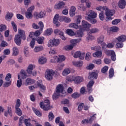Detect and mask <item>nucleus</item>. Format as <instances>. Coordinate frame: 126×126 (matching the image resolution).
Returning a JSON list of instances; mask_svg holds the SVG:
<instances>
[{
    "mask_svg": "<svg viewBox=\"0 0 126 126\" xmlns=\"http://www.w3.org/2000/svg\"><path fill=\"white\" fill-rule=\"evenodd\" d=\"M110 53L111 55V60L113 61V62H115V61H116V53H115V51H111Z\"/></svg>",
    "mask_w": 126,
    "mask_h": 126,
    "instance_id": "72a5a7b5",
    "label": "nucleus"
},
{
    "mask_svg": "<svg viewBox=\"0 0 126 126\" xmlns=\"http://www.w3.org/2000/svg\"><path fill=\"white\" fill-rule=\"evenodd\" d=\"M44 50V47L42 46H36L34 49H33V51L34 53H38V52H41V51H43Z\"/></svg>",
    "mask_w": 126,
    "mask_h": 126,
    "instance_id": "cd10ccee",
    "label": "nucleus"
},
{
    "mask_svg": "<svg viewBox=\"0 0 126 126\" xmlns=\"http://www.w3.org/2000/svg\"><path fill=\"white\" fill-rule=\"evenodd\" d=\"M64 88L63 87V85L62 84L58 85L56 88V92L53 95V98L54 100H56V99H58L59 97H60V93H63V90Z\"/></svg>",
    "mask_w": 126,
    "mask_h": 126,
    "instance_id": "f03ea898",
    "label": "nucleus"
},
{
    "mask_svg": "<svg viewBox=\"0 0 126 126\" xmlns=\"http://www.w3.org/2000/svg\"><path fill=\"white\" fill-rule=\"evenodd\" d=\"M11 25L13 27V28L15 32H16L17 31V26H16V24H15L14 22H12Z\"/></svg>",
    "mask_w": 126,
    "mask_h": 126,
    "instance_id": "680f3d73",
    "label": "nucleus"
},
{
    "mask_svg": "<svg viewBox=\"0 0 126 126\" xmlns=\"http://www.w3.org/2000/svg\"><path fill=\"white\" fill-rule=\"evenodd\" d=\"M44 40H45V37H39L37 39L36 41L39 45H42L44 44Z\"/></svg>",
    "mask_w": 126,
    "mask_h": 126,
    "instance_id": "c756f323",
    "label": "nucleus"
},
{
    "mask_svg": "<svg viewBox=\"0 0 126 126\" xmlns=\"http://www.w3.org/2000/svg\"><path fill=\"white\" fill-rule=\"evenodd\" d=\"M13 16V13H8L6 15V19L7 20H9V19H11V18H12Z\"/></svg>",
    "mask_w": 126,
    "mask_h": 126,
    "instance_id": "09e8293b",
    "label": "nucleus"
},
{
    "mask_svg": "<svg viewBox=\"0 0 126 126\" xmlns=\"http://www.w3.org/2000/svg\"><path fill=\"white\" fill-rule=\"evenodd\" d=\"M85 59L86 61H90L91 59V53L88 52L86 54Z\"/></svg>",
    "mask_w": 126,
    "mask_h": 126,
    "instance_id": "5fc2aeb1",
    "label": "nucleus"
},
{
    "mask_svg": "<svg viewBox=\"0 0 126 126\" xmlns=\"http://www.w3.org/2000/svg\"><path fill=\"white\" fill-rule=\"evenodd\" d=\"M34 8H35V6H32L28 9V11L26 12V17L28 19H31L33 17V15H32V13L33 12Z\"/></svg>",
    "mask_w": 126,
    "mask_h": 126,
    "instance_id": "0eeeda50",
    "label": "nucleus"
},
{
    "mask_svg": "<svg viewBox=\"0 0 126 126\" xmlns=\"http://www.w3.org/2000/svg\"><path fill=\"white\" fill-rule=\"evenodd\" d=\"M60 21H64V22H66V23H68L71 21V20L70 19V18L67 17L62 16L60 17Z\"/></svg>",
    "mask_w": 126,
    "mask_h": 126,
    "instance_id": "412c9836",
    "label": "nucleus"
},
{
    "mask_svg": "<svg viewBox=\"0 0 126 126\" xmlns=\"http://www.w3.org/2000/svg\"><path fill=\"white\" fill-rule=\"evenodd\" d=\"M59 18H60V15L59 14H56L53 18V23L55 24L56 26H60V25H61V23L58 21Z\"/></svg>",
    "mask_w": 126,
    "mask_h": 126,
    "instance_id": "2eb2a0df",
    "label": "nucleus"
},
{
    "mask_svg": "<svg viewBox=\"0 0 126 126\" xmlns=\"http://www.w3.org/2000/svg\"><path fill=\"white\" fill-rule=\"evenodd\" d=\"M118 5L120 8H121L122 9H124V8L126 7V0H120L118 3Z\"/></svg>",
    "mask_w": 126,
    "mask_h": 126,
    "instance_id": "6ab92c4d",
    "label": "nucleus"
},
{
    "mask_svg": "<svg viewBox=\"0 0 126 126\" xmlns=\"http://www.w3.org/2000/svg\"><path fill=\"white\" fill-rule=\"evenodd\" d=\"M99 18L100 19V20H104L105 19V16L104 15L103 12H101L99 14Z\"/></svg>",
    "mask_w": 126,
    "mask_h": 126,
    "instance_id": "0e129e2a",
    "label": "nucleus"
},
{
    "mask_svg": "<svg viewBox=\"0 0 126 126\" xmlns=\"http://www.w3.org/2000/svg\"><path fill=\"white\" fill-rule=\"evenodd\" d=\"M18 53H19L18 48H17L16 47H13V56H17L18 55Z\"/></svg>",
    "mask_w": 126,
    "mask_h": 126,
    "instance_id": "4c0bfd02",
    "label": "nucleus"
},
{
    "mask_svg": "<svg viewBox=\"0 0 126 126\" xmlns=\"http://www.w3.org/2000/svg\"><path fill=\"white\" fill-rule=\"evenodd\" d=\"M5 30H6V26L3 24L0 25V32H3Z\"/></svg>",
    "mask_w": 126,
    "mask_h": 126,
    "instance_id": "a18cd8bd",
    "label": "nucleus"
},
{
    "mask_svg": "<svg viewBox=\"0 0 126 126\" xmlns=\"http://www.w3.org/2000/svg\"><path fill=\"white\" fill-rule=\"evenodd\" d=\"M92 33H94V32H88V36L87 37V41H88V42H89V41H92V40H94V39H95V37H94V36L92 35Z\"/></svg>",
    "mask_w": 126,
    "mask_h": 126,
    "instance_id": "393cba45",
    "label": "nucleus"
},
{
    "mask_svg": "<svg viewBox=\"0 0 126 126\" xmlns=\"http://www.w3.org/2000/svg\"><path fill=\"white\" fill-rule=\"evenodd\" d=\"M38 62L40 64H44L47 63V59L45 57H41L39 59Z\"/></svg>",
    "mask_w": 126,
    "mask_h": 126,
    "instance_id": "473e14b6",
    "label": "nucleus"
},
{
    "mask_svg": "<svg viewBox=\"0 0 126 126\" xmlns=\"http://www.w3.org/2000/svg\"><path fill=\"white\" fill-rule=\"evenodd\" d=\"M120 29L117 27H113L110 28V31L111 32H118Z\"/></svg>",
    "mask_w": 126,
    "mask_h": 126,
    "instance_id": "de8ad7c7",
    "label": "nucleus"
},
{
    "mask_svg": "<svg viewBox=\"0 0 126 126\" xmlns=\"http://www.w3.org/2000/svg\"><path fill=\"white\" fill-rule=\"evenodd\" d=\"M81 41V38L73 39L70 41V43L71 45H72V46L74 47L77 45V44H79Z\"/></svg>",
    "mask_w": 126,
    "mask_h": 126,
    "instance_id": "ddd939ff",
    "label": "nucleus"
},
{
    "mask_svg": "<svg viewBox=\"0 0 126 126\" xmlns=\"http://www.w3.org/2000/svg\"><path fill=\"white\" fill-rule=\"evenodd\" d=\"M65 60V57L63 55H61L59 56V58L58 59V63H62Z\"/></svg>",
    "mask_w": 126,
    "mask_h": 126,
    "instance_id": "79ce46f5",
    "label": "nucleus"
},
{
    "mask_svg": "<svg viewBox=\"0 0 126 126\" xmlns=\"http://www.w3.org/2000/svg\"><path fill=\"white\" fill-rule=\"evenodd\" d=\"M18 79L19 80L17 81V86L19 88H20L22 85V80L20 79V75L19 74L18 75Z\"/></svg>",
    "mask_w": 126,
    "mask_h": 126,
    "instance_id": "bb28decb",
    "label": "nucleus"
},
{
    "mask_svg": "<svg viewBox=\"0 0 126 126\" xmlns=\"http://www.w3.org/2000/svg\"><path fill=\"white\" fill-rule=\"evenodd\" d=\"M48 118L49 121H53V120L55 119V116L53 114L52 112H49V114L48 115Z\"/></svg>",
    "mask_w": 126,
    "mask_h": 126,
    "instance_id": "49530a36",
    "label": "nucleus"
},
{
    "mask_svg": "<svg viewBox=\"0 0 126 126\" xmlns=\"http://www.w3.org/2000/svg\"><path fill=\"white\" fill-rule=\"evenodd\" d=\"M70 73V70L69 68H66L63 70V76H66L68 74Z\"/></svg>",
    "mask_w": 126,
    "mask_h": 126,
    "instance_id": "f704fd0d",
    "label": "nucleus"
},
{
    "mask_svg": "<svg viewBox=\"0 0 126 126\" xmlns=\"http://www.w3.org/2000/svg\"><path fill=\"white\" fill-rule=\"evenodd\" d=\"M106 7H102V6L97 7L96 8V10H99V11H101V12H103V10H106Z\"/></svg>",
    "mask_w": 126,
    "mask_h": 126,
    "instance_id": "4d7b16f0",
    "label": "nucleus"
},
{
    "mask_svg": "<svg viewBox=\"0 0 126 126\" xmlns=\"http://www.w3.org/2000/svg\"><path fill=\"white\" fill-rule=\"evenodd\" d=\"M85 15L87 16L85 17H89V18H92L93 19L97 18V13L92 10L87 11L85 13Z\"/></svg>",
    "mask_w": 126,
    "mask_h": 126,
    "instance_id": "423d86ee",
    "label": "nucleus"
},
{
    "mask_svg": "<svg viewBox=\"0 0 126 126\" xmlns=\"http://www.w3.org/2000/svg\"><path fill=\"white\" fill-rule=\"evenodd\" d=\"M32 82H33V80L32 79L28 78L26 80L25 85H28V84H30V83H31Z\"/></svg>",
    "mask_w": 126,
    "mask_h": 126,
    "instance_id": "774afa93",
    "label": "nucleus"
},
{
    "mask_svg": "<svg viewBox=\"0 0 126 126\" xmlns=\"http://www.w3.org/2000/svg\"><path fill=\"white\" fill-rule=\"evenodd\" d=\"M126 40V36L125 35H122L116 38V39H115V43H118V42H125Z\"/></svg>",
    "mask_w": 126,
    "mask_h": 126,
    "instance_id": "dca6fc26",
    "label": "nucleus"
},
{
    "mask_svg": "<svg viewBox=\"0 0 126 126\" xmlns=\"http://www.w3.org/2000/svg\"><path fill=\"white\" fill-rule=\"evenodd\" d=\"M96 114L94 115L93 116H92L89 120L88 119H84L82 121V125H87V124H91L95 119H96V117H95V115Z\"/></svg>",
    "mask_w": 126,
    "mask_h": 126,
    "instance_id": "9d476101",
    "label": "nucleus"
},
{
    "mask_svg": "<svg viewBox=\"0 0 126 126\" xmlns=\"http://www.w3.org/2000/svg\"><path fill=\"white\" fill-rule=\"evenodd\" d=\"M76 20L75 21L76 24H80V22H81V18H82V17L80 15H78V16H76Z\"/></svg>",
    "mask_w": 126,
    "mask_h": 126,
    "instance_id": "e433bc0d",
    "label": "nucleus"
},
{
    "mask_svg": "<svg viewBox=\"0 0 126 126\" xmlns=\"http://www.w3.org/2000/svg\"><path fill=\"white\" fill-rule=\"evenodd\" d=\"M74 81L76 84H79V83L83 81V78L82 77L76 76L75 77Z\"/></svg>",
    "mask_w": 126,
    "mask_h": 126,
    "instance_id": "b1692460",
    "label": "nucleus"
},
{
    "mask_svg": "<svg viewBox=\"0 0 126 126\" xmlns=\"http://www.w3.org/2000/svg\"><path fill=\"white\" fill-rule=\"evenodd\" d=\"M40 107L44 111H49L51 109V104H50V100L48 99L45 100L43 102H40L39 104Z\"/></svg>",
    "mask_w": 126,
    "mask_h": 126,
    "instance_id": "20e7f679",
    "label": "nucleus"
},
{
    "mask_svg": "<svg viewBox=\"0 0 126 126\" xmlns=\"http://www.w3.org/2000/svg\"><path fill=\"white\" fill-rule=\"evenodd\" d=\"M85 19H86V20H87V21L91 22V23H92V24H95V23H97V20L96 19L90 18L89 17H85Z\"/></svg>",
    "mask_w": 126,
    "mask_h": 126,
    "instance_id": "c85d7f7f",
    "label": "nucleus"
},
{
    "mask_svg": "<svg viewBox=\"0 0 126 126\" xmlns=\"http://www.w3.org/2000/svg\"><path fill=\"white\" fill-rule=\"evenodd\" d=\"M84 57H85V53H81L80 51H77L74 55V58L77 59L79 58L80 60H84Z\"/></svg>",
    "mask_w": 126,
    "mask_h": 126,
    "instance_id": "9b49d317",
    "label": "nucleus"
},
{
    "mask_svg": "<svg viewBox=\"0 0 126 126\" xmlns=\"http://www.w3.org/2000/svg\"><path fill=\"white\" fill-rule=\"evenodd\" d=\"M16 114L20 117L22 116V111L20 108H16Z\"/></svg>",
    "mask_w": 126,
    "mask_h": 126,
    "instance_id": "3c124183",
    "label": "nucleus"
},
{
    "mask_svg": "<svg viewBox=\"0 0 126 126\" xmlns=\"http://www.w3.org/2000/svg\"><path fill=\"white\" fill-rule=\"evenodd\" d=\"M98 76V73L97 72H93L91 73H90L89 76H88L89 79H92L94 78V79H97V77Z\"/></svg>",
    "mask_w": 126,
    "mask_h": 126,
    "instance_id": "4be33fe9",
    "label": "nucleus"
},
{
    "mask_svg": "<svg viewBox=\"0 0 126 126\" xmlns=\"http://www.w3.org/2000/svg\"><path fill=\"white\" fill-rule=\"evenodd\" d=\"M76 10V8H75V7H74V6H71L69 11L70 16H71L72 17L74 16L75 15Z\"/></svg>",
    "mask_w": 126,
    "mask_h": 126,
    "instance_id": "5701e85b",
    "label": "nucleus"
},
{
    "mask_svg": "<svg viewBox=\"0 0 126 126\" xmlns=\"http://www.w3.org/2000/svg\"><path fill=\"white\" fill-rule=\"evenodd\" d=\"M24 4L26 6L28 7V5L31 3L32 0H24Z\"/></svg>",
    "mask_w": 126,
    "mask_h": 126,
    "instance_id": "13d9d810",
    "label": "nucleus"
},
{
    "mask_svg": "<svg viewBox=\"0 0 126 126\" xmlns=\"http://www.w3.org/2000/svg\"><path fill=\"white\" fill-rule=\"evenodd\" d=\"M32 110L33 111L34 113L36 115V116H38V117H41L42 116V113L39 111L37 109L32 107Z\"/></svg>",
    "mask_w": 126,
    "mask_h": 126,
    "instance_id": "c9c22d12",
    "label": "nucleus"
},
{
    "mask_svg": "<svg viewBox=\"0 0 126 126\" xmlns=\"http://www.w3.org/2000/svg\"><path fill=\"white\" fill-rule=\"evenodd\" d=\"M23 39L24 41L26 40V35H25V32H20L18 34H16L14 38V42L16 43L17 46H20L21 45V40Z\"/></svg>",
    "mask_w": 126,
    "mask_h": 126,
    "instance_id": "f257e3e1",
    "label": "nucleus"
},
{
    "mask_svg": "<svg viewBox=\"0 0 126 126\" xmlns=\"http://www.w3.org/2000/svg\"><path fill=\"white\" fill-rule=\"evenodd\" d=\"M97 42L99 44H102L104 43V36H100L97 39Z\"/></svg>",
    "mask_w": 126,
    "mask_h": 126,
    "instance_id": "864d4df0",
    "label": "nucleus"
},
{
    "mask_svg": "<svg viewBox=\"0 0 126 126\" xmlns=\"http://www.w3.org/2000/svg\"><path fill=\"white\" fill-rule=\"evenodd\" d=\"M55 73H56V72L53 70H47L45 72V77L47 80L50 81L54 78Z\"/></svg>",
    "mask_w": 126,
    "mask_h": 126,
    "instance_id": "39448f33",
    "label": "nucleus"
},
{
    "mask_svg": "<svg viewBox=\"0 0 126 126\" xmlns=\"http://www.w3.org/2000/svg\"><path fill=\"white\" fill-rule=\"evenodd\" d=\"M37 85L38 87L40 89V90L41 92H44L46 90V87L45 86L43 85V84L42 83L41 81H38L37 82Z\"/></svg>",
    "mask_w": 126,
    "mask_h": 126,
    "instance_id": "a211bd4d",
    "label": "nucleus"
},
{
    "mask_svg": "<svg viewBox=\"0 0 126 126\" xmlns=\"http://www.w3.org/2000/svg\"><path fill=\"white\" fill-rule=\"evenodd\" d=\"M108 68L109 67H108V66H105L101 69V72L102 73H106V72L108 71Z\"/></svg>",
    "mask_w": 126,
    "mask_h": 126,
    "instance_id": "bf43d9fd",
    "label": "nucleus"
},
{
    "mask_svg": "<svg viewBox=\"0 0 126 126\" xmlns=\"http://www.w3.org/2000/svg\"><path fill=\"white\" fill-rule=\"evenodd\" d=\"M84 35L83 32H75V37H83Z\"/></svg>",
    "mask_w": 126,
    "mask_h": 126,
    "instance_id": "c03bdc74",
    "label": "nucleus"
},
{
    "mask_svg": "<svg viewBox=\"0 0 126 126\" xmlns=\"http://www.w3.org/2000/svg\"><path fill=\"white\" fill-rule=\"evenodd\" d=\"M72 97L74 99H76L80 97V94L78 93H75L72 94Z\"/></svg>",
    "mask_w": 126,
    "mask_h": 126,
    "instance_id": "603ef678",
    "label": "nucleus"
},
{
    "mask_svg": "<svg viewBox=\"0 0 126 126\" xmlns=\"http://www.w3.org/2000/svg\"><path fill=\"white\" fill-rule=\"evenodd\" d=\"M39 35H41L40 32H30V34H29V37L33 38L34 36H35V37H38Z\"/></svg>",
    "mask_w": 126,
    "mask_h": 126,
    "instance_id": "a878e982",
    "label": "nucleus"
},
{
    "mask_svg": "<svg viewBox=\"0 0 126 126\" xmlns=\"http://www.w3.org/2000/svg\"><path fill=\"white\" fill-rule=\"evenodd\" d=\"M33 16L37 19L38 18H44L46 16V12L45 11H40V12H35L33 14Z\"/></svg>",
    "mask_w": 126,
    "mask_h": 126,
    "instance_id": "f8f14e48",
    "label": "nucleus"
},
{
    "mask_svg": "<svg viewBox=\"0 0 126 126\" xmlns=\"http://www.w3.org/2000/svg\"><path fill=\"white\" fill-rule=\"evenodd\" d=\"M60 45V40L58 39H50L48 43V47L52 48L54 46H59Z\"/></svg>",
    "mask_w": 126,
    "mask_h": 126,
    "instance_id": "1a4fd4ad",
    "label": "nucleus"
},
{
    "mask_svg": "<svg viewBox=\"0 0 126 126\" xmlns=\"http://www.w3.org/2000/svg\"><path fill=\"white\" fill-rule=\"evenodd\" d=\"M93 57L94 58H100V57H102V51H96L93 54Z\"/></svg>",
    "mask_w": 126,
    "mask_h": 126,
    "instance_id": "7c9ffc66",
    "label": "nucleus"
},
{
    "mask_svg": "<svg viewBox=\"0 0 126 126\" xmlns=\"http://www.w3.org/2000/svg\"><path fill=\"white\" fill-rule=\"evenodd\" d=\"M93 63H96V64H101L102 63V60L101 59H97L94 60Z\"/></svg>",
    "mask_w": 126,
    "mask_h": 126,
    "instance_id": "6e6d98bb",
    "label": "nucleus"
},
{
    "mask_svg": "<svg viewBox=\"0 0 126 126\" xmlns=\"http://www.w3.org/2000/svg\"><path fill=\"white\" fill-rule=\"evenodd\" d=\"M73 63L75 66H82V64H83V63L81 61L75 62Z\"/></svg>",
    "mask_w": 126,
    "mask_h": 126,
    "instance_id": "37998d69",
    "label": "nucleus"
},
{
    "mask_svg": "<svg viewBox=\"0 0 126 126\" xmlns=\"http://www.w3.org/2000/svg\"><path fill=\"white\" fill-rule=\"evenodd\" d=\"M91 27V24L86 22L85 20L82 21V26H79V32H84V31H89V29Z\"/></svg>",
    "mask_w": 126,
    "mask_h": 126,
    "instance_id": "7ed1b4c3",
    "label": "nucleus"
},
{
    "mask_svg": "<svg viewBox=\"0 0 126 126\" xmlns=\"http://www.w3.org/2000/svg\"><path fill=\"white\" fill-rule=\"evenodd\" d=\"M122 20L120 19H116L112 21V24L113 25H118Z\"/></svg>",
    "mask_w": 126,
    "mask_h": 126,
    "instance_id": "a19ab883",
    "label": "nucleus"
},
{
    "mask_svg": "<svg viewBox=\"0 0 126 126\" xmlns=\"http://www.w3.org/2000/svg\"><path fill=\"white\" fill-rule=\"evenodd\" d=\"M69 27L70 28H74V29H78V31H79V26H78L77 24L73 23H71L69 25Z\"/></svg>",
    "mask_w": 126,
    "mask_h": 126,
    "instance_id": "2f4dec72",
    "label": "nucleus"
},
{
    "mask_svg": "<svg viewBox=\"0 0 126 126\" xmlns=\"http://www.w3.org/2000/svg\"><path fill=\"white\" fill-rule=\"evenodd\" d=\"M35 68V65L34 64H30L26 69V71L28 74H31L32 73V71H33V69Z\"/></svg>",
    "mask_w": 126,
    "mask_h": 126,
    "instance_id": "4468645a",
    "label": "nucleus"
},
{
    "mask_svg": "<svg viewBox=\"0 0 126 126\" xmlns=\"http://www.w3.org/2000/svg\"><path fill=\"white\" fill-rule=\"evenodd\" d=\"M32 40L30 43V46L31 48H34L35 47V44H36V39L34 38H32Z\"/></svg>",
    "mask_w": 126,
    "mask_h": 126,
    "instance_id": "58836bf2",
    "label": "nucleus"
},
{
    "mask_svg": "<svg viewBox=\"0 0 126 126\" xmlns=\"http://www.w3.org/2000/svg\"><path fill=\"white\" fill-rule=\"evenodd\" d=\"M105 15L106 17V19L107 20H112V16L115 14V12L112 10H109L107 7L105 9Z\"/></svg>",
    "mask_w": 126,
    "mask_h": 126,
    "instance_id": "6e6552de",
    "label": "nucleus"
},
{
    "mask_svg": "<svg viewBox=\"0 0 126 126\" xmlns=\"http://www.w3.org/2000/svg\"><path fill=\"white\" fill-rule=\"evenodd\" d=\"M1 47H7V46H8V43H7V42H6V41L3 40L2 41L1 44H0Z\"/></svg>",
    "mask_w": 126,
    "mask_h": 126,
    "instance_id": "e2e57ef3",
    "label": "nucleus"
},
{
    "mask_svg": "<svg viewBox=\"0 0 126 126\" xmlns=\"http://www.w3.org/2000/svg\"><path fill=\"white\" fill-rule=\"evenodd\" d=\"M65 5V3H64V2L61 1L55 5V8H56V9H60L61 8H63Z\"/></svg>",
    "mask_w": 126,
    "mask_h": 126,
    "instance_id": "f3484780",
    "label": "nucleus"
},
{
    "mask_svg": "<svg viewBox=\"0 0 126 126\" xmlns=\"http://www.w3.org/2000/svg\"><path fill=\"white\" fill-rule=\"evenodd\" d=\"M4 87H8L11 85V81H8V82H5L4 84Z\"/></svg>",
    "mask_w": 126,
    "mask_h": 126,
    "instance_id": "69168bd1",
    "label": "nucleus"
},
{
    "mask_svg": "<svg viewBox=\"0 0 126 126\" xmlns=\"http://www.w3.org/2000/svg\"><path fill=\"white\" fill-rule=\"evenodd\" d=\"M3 54L5 55V56H7L9 55V54H10V50L8 49H6L4 50Z\"/></svg>",
    "mask_w": 126,
    "mask_h": 126,
    "instance_id": "338daca9",
    "label": "nucleus"
},
{
    "mask_svg": "<svg viewBox=\"0 0 126 126\" xmlns=\"http://www.w3.org/2000/svg\"><path fill=\"white\" fill-rule=\"evenodd\" d=\"M114 74H115V72L114 71V69L113 68H111L109 71V76L110 78H112L113 76H114Z\"/></svg>",
    "mask_w": 126,
    "mask_h": 126,
    "instance_id": "ea45409f",
    "label": "nucleus"
},
{
    "mask_svg": "<svg viewBox=\"0 0 126 126\" xmlns=\"http://www.w3.org/2000/svg\"><path fill=\"white\" fill-rule=\"evenodd\" d=\"M94 85V81H91L87 85V90L88 91L89 93H91L92 92V86Z\"/></svg>",
    "mask_w": 126,
    "mask_h": 126,
    "instance_id": "aec40b11",
    "label": "nucleus"
},
{
    "mask_svg": "<svg viewBox=\"0 0 126 126\" xmlns=\"http://www.w3.org/2000/svg\"><path fill=\"white\" fill-rule=\"evenodd\" d=\"M56 33H58L60 38H61L62 40H65V37H64V34H63V32H56Z\"/></svg>",
    "mask_w": 126,
    "mask_h": 126,
    "instance_id": "052dcab7",
    "label": "nucleus"
},
{
    "mask_svg": "<svg viewBox=\"0 0 126 126\" xmlns=\"http://www.w3.org/2000/svg\"><path fill=\"white\" fill-rule=\"evenodd\" d=\"M74 46L72 45V44L67 45L64 47V49L66 51H71L72 49H73Z\"/></svg>",
    "mask_w": 126,
    "mask_h": 126,
    "instance_id": "8fccbe9b",
    "label": "nucleus"
}]
</instances>
